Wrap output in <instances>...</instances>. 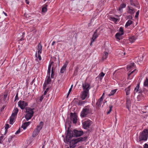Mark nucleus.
Wrapping results in <instances>:
<instances>
[{
    "label": "nucleus",
    "instance_id": "f257e3e1",
    "mask_svg": "<svg viewBox=\"0 0 148 148\" xmlns=\"http://www.w3.org/2000/svg\"><path fill=\"white\" fill-rule=\"evenodd\" d=\"M134 63H131L127 66V71H129L130 73L128 74V79H132L133 76L131 77V74L134 73L135 74L137 72L136 69V66L134 64Z\"/></svg>",
    "mask_w": 148,
    "mask_h": 148
},
{
    "label": "nucleus",
    "instance_id": "f03ea898",
    "mask_svg": "<svg viewBox=\"0 0 148 148\" xmlns=\"http://www.w3.org/2000/svg\"><path fill=\"white\" fill-rule=\"evenodd\" d=\"M148 130H144L141 132H140L139 136L137 140L141 143L142 141H146L148 138Z\"/></svg>",
    "mask_w": 148,
    "mask_h": 148
},
{
    "label": "nucleus",
    "instance_id": "7ed1b4c3",
    "mask_svg": "<svg viewBox=\"0 0 148 148\" xmlns=\"http://www.w3.org/2000/svg\"><path fill=\"white\" fill-rule=\"evenodd\" d=\"M25 109L26 113L25 115V118L27 121H28L33 116L34 114L33 110L34 108H32L29 107H26Z\"/></svg>",
    "mask_w": 148,
    "mask_h": 148
},
{
    "label": "nucleus",
    "instance_id": "20e7f679",
    "mask_svg": "<svg viewBox=\"0 0 148 148\" xmlns=\"http://www.w3.org/2000/svg\"><path fill=\"white\" fill-rule=\"evenodd\" d=\"M86 139L85 137L84 138L80 137L77 139H73L70 142V148H75L76 146V144L79 142L84 141Z\"/></svg>",
    "mask_w": 148,
    "mask_h": 148
},
{
    "label": "nucleus",
    "instance_id": "39448f33",
    "mask_svg": "<svg viewBox=\"0 0 148 148\" xmlns=\"http://www.w3.org/2000/svg\"><path fill=\"white\" fill-rule=\"evenodd\" d=\"M92 111V110L90 106H87L83 109L81 113V116L82 117H86Z\"/></svg>",
    "mask_w": 148,
    "mask_h": 148
},
{
    "label": "nucleus",
    "instance_id": "423d86ee",
    "mask_svg": "<svg viewBox=\"0 0 148 148\" xmlns=\"http://www.w3.org/2000/svg\"><path fill=\"white\" fill-rule=\"evenodd\" d=\"M43 125V122L42 121H40L37 127L35 129L32 133V136L33 137H35L38 134L40 130L42 128Z\"/></svg>",
    "mask_w": 148,
    "mask_h": 148
},
{
    "label": "nucleus",
    "instance_id": "0eeeda50",
    "mask_svg": "<svg viewBox=\"0 0 148 148\" xmlns=\"http://www.w3.org/2000/svg\"><path fill=\"white\" fill-rule=\"evenodd\" d=\"M18 105L21 109L23 110L28 106V103L26 101L20 100L18 103Z\"/></svg>",
    "mask_w": 148,
    "mask_h": 148
},
{
    "label": "nucleus",
    "instance_id": "6e6552de",
    "mask_svg": "<svg viewBox=\"0 0 148 148\" xmlns=\"http://www.w3.org/2000/svg\"><path fill=\"white\" fill-rule=\"evenodd\" d=\"M92 123V122L90 120L84 121L82 123L83 128L85 129H88Z\"/></svg>",
    "mask_w": 148,
    "mask_h": 148
},
{
    "label": "nucleus",
    "instance_id": "1a4fd4ad",
    "mask_svg": "<svg viewBox=\"0 0 148 148\" xmlns=\"http://www.w3.org/2000/svg\"><path fill=\"white\" fill-rule=\"evenodd\" d=\"M73 136L72 133L69 131H68L66 136L65 139L64 140L65 143L68 142L71 140Z\"/></svg>",
    "mask_w": 148,
    "mask_h": 148
},
{
    "label": "nucleus",
    "instance_id": "9d476101",
    "mask_svg": "<svg viewBox=\"0 0 148 148\" xmlns=\"http://www.w3.org/2000/svg\"><path fill=\"white\" fill-rule=\"evenodd\" d=\"M90 85L89 84L85 82L82 84V87L83 89V91L89 92V90L90 89Z\"/></svg>",
    "mask_w": 148,
    "mask_h": 148
},
{
    "label": "nucleus",
    "instance_id": "9b49d317",
    "mask_svg": "<svg viewBox=\"0 0 148 148\" xmlns=\"http://www.w3.org/2000/svg\"><path fill=\"white\" fill-rule=\"evenodd\" d=\"M51 79L50 78V75H49V76L48 75H47L45 82L43 85V88L44 89L46 88L47 85L49 84L51 82Z\"/></svg>",
    "mask_w": 148,
    "mask_h": 148
},
{
    "label": "nucleus",
    "instance_id": "f8f14e48",
    "mask_svg": "<svg viewBox=\"0 0 148 148\" xmlns=\"http://www.w3.org/2000/svg\"><path fill=\"white\" fill-rule=\"evenodd\" d=\"M89 92L83 91L81 95V98L82 100H84L89 97Z\"/></svg>",
    "mask_w": 148,
    "mask_h": 148
},
{
    "label": "nucleus",
    "instance_id": "ddd939ff",
    "mask_svg": "<svg viewBox=\"0 0 148 148\" xmlns=\"http://www.w3.org/2000/svg\"><path fill=\"white\" fill-rule=\"evenodd\" d=\"M71 120L74 123H76L77 121V116L76 114L71 113Z\"/></svg>",
    "mask_w": 148,
    "mask_h": 148
},
{
    "label": "nucleus",
    "instance_id": "4468645a",
    "mask_svg": "<svg viewBox=\"0 0 148 148\" xmlns=\"http://www.w3.org/2000/svg\"><path fill=\"white\" fill-rule=\"evenodd\" d=\"M97 29L95 31L93 35L91 40V41L90 45H91L95 41V40L96 39L98 36V35L97 33Z\"/></svg>",
    "mask_w": 148,
    "mask_h": 148
},
{
    "label": "nucleus",
    "instance_id": "2eb2a0df",
    "mask_svg": "<svg viewBox=\"0 0 148 148\" xmlns=\"http://www.w3.org/2000/svg\"><path fill=\"white\" fill-rule=\"evenodd\" d=\"M74 135L76 137H78L82 135L83 134V131H78L76 130H73Z\"/></svg>",
    "mask_w": 148,
    "mask_h": 148
},
{
    "label": "nucleus",
    "instance_id": "dca6fc26",
    "mask_svg": "<svg viewBox=\"0 0 148 148\" xmlns=\"http://www.w3.org/2000/svg\"><path fill=\"white\" fill-rule=\"evenodd\" d=\"M127 12L130 14H133L135 12V10L132 7L128 6L127 7Z\"/></svg>",
    "mask_w": 148,
    "mask_h": 148
},
{
    "label": "nucleus",
    "instance_id": "f3484780",
    "mask_svg": "<svg viewBox=\"0 0 148 148\" xmlns=\"http://www.w3.org/2000/svg\"><path fill=\"white\" fill-rule=\"evenodd\" d=\"M68 63V62L66 61L60 69V72L61 73H63L66 70Z\"/></svg>",
    "mask_w": 148,
    "mask_h": 148
},
{
    "label": "nucleus",
    "instance_id": "a211bd4d",
    "mask_svg": "<svg viewBox=\"0 0 148 148\" xmlns=\"http://www.w3.org/2000/svg\"><path fill=\"white\" fill-rule=\"evenodd\" d=\"M42 47L41 44L39 43L37 46V52L38 54H41V53Z\"/></svg>",
    "mask_w": 148,
    "mask_h": 148
},
{
    "label": "nucleus",
    "instance_id": "6ab92c4d",
    "mask_svg": "<svg viewBox=\"0 0 148 148\" xmlns=\"http://www.w3.org/2000/svg\"><path fill=\"white\" fill-rule=\"evenodd\" d=\"M103 98H102V97H101V98L98 100L97 101L96 103V105L98 107L101 106L102 102L103 100Z\"/></svg>",
    "mask_w": 148,
    "mask_h": 148
},
{
    "label": "nucleus",
    "instance_id": "aec40b11",
    "mask_svg": "<svg viewBox=\"0 0 148 148\" xmlns=\"http://www.w3.org/2000/svg\"><path fill=\"white\" fill-rule=\"evenodd\" d=\"M126 4L124 3H123L121 4L118 9V10L121 12H123V8H125L126 7Z\"/></svg>",
    "mask_w": 148,
    "mask_h": 148
},
{
    "label": "nucleus",
    "instance_id": "412c9836",
    "mask_svg": "<svg viewBox=\"0 0 148 148\" xmlns=\"http://www.w3.org/2000/svg\"><path fill=\"white\" fill-rule=\"evenodd\" d=\"M30 122H26L24 123L23 125H22L21 127L24 130H25L26 129L27 127L30 125Z\"/></svg>",
    "mask_w": 148,
    "mask_h": 148
},
{
    "label": "nucleus",
    "instance_id": "4be33fe9",
    "mask_svg": "<svg viewBox=\"0 0 148 148\" xmlns=\"http://www.w3.org/2000/svg\"><path fill=\"white\" fill-rule=\"evenodd\" d=\"M16 116L12 114L10 117V123L12 125L14 123V121L16 117Z\"/></svg>",
    "mask_w": 148,
    "mask_h": 148
},
{
    "label": "nucleus",
    "instance_id": "5701e85b",
    "mask_svg": "<svg viewBox=\"0 0 148 148\" xmlns=\"http://www.w3.org/2000/svg\"><path fill=\"white\" fill-rule=\"evenodd\" d=\"M123 35V33H121L120 32L117 33L115 34V37L117 39L120 40L121 39V36Z\"/></svg>",
    "mask_w": 148,
    "mask_h": 148
},
{
    "label": "nucleus",
    "instance_id": "b1692460",
    "mask_svg": "<svg viewBox=\"0 0 148 148\" xmlns=\"http://www.w3.org/2000/svg\"><path fill=\"white\" fill-rule=\"evenodd\" d=\"M133 21L131 20H128L126 23L125 25V28H127L128 26H129L131 24H132L133 23Z\"/></svg>",
    "mask_w": 148,
    "mask_h": 148
},
{
    "label": "nucleus",
    "instance_id": "393cba45",
    "mask_svg": "<svg viewBox=\"0 0 148 148\" xmlns=\"http://www.w3.org/2000/svg\"><path fill=\"white\" fill-rule=\"evenodd\" d=\"M130 3L131 5L135 6L137 4V1L136 0H130Z\"/></svg>",
    "mask_w": 148,
    "mask_h": 148
},
{
    "label": "nucleus",
    "instance_id": "a878e982",
    "mask_svg": "<svg viewBox=\"0 0 148 148\" xmlns=\"http://www.w3.org/2000/svg\"><path fill=\"white\" fill-rule=\"evenodd\" d=\"M117 89L112 90L111 91L110 93L108 95V96L110 97L113 95L116 92Z\"/></svg>",
    "mask_w": 148,
    "mask_h": 148
},
{
    "label": "nucleus",
    "instance_id": "bb28decb",
    "mask_svg": "<svg viewBox=\"0 0 148 148\" xmlns=\"http://www.w3.org/2000/svg\"><path fill=\"white\" fill-rule=\"evenodd\" d=\"M51 64H52L51 63H50L49 64V65L47 75H48L49 76V75H50L51 69Z\"/></svg>",
    "mask_w": 148,
    "mask_h": 148
},
{
    "label": "nucleus",
    "instance_id": "cd10ccee",
    "mask_svg": "<svg viewBox=\"0 0 148 148\" xmlns=\"http://www.w3.org/2000/svg\"><path fill=\"white\" fill-rule=\"evenodd\" d=\"M108 53L106 52H104L103 54V56L102 58V59L103 60L106 59L107 58L108 56Z\"/></svg>",
    "mask_w": 148,
    "mask_h": 148
},
{
    "label": "nucleus",
    "instance_id": "c85d7f7f",
    "mask_svg": "<svg viewBox=\"0 0 148 148\" xmlns=\"http://www.w3.org/2000/svg\"><path fill=\"white\" fill-rule=\"evenodd\" d=\"M130 86H128L127 88L125 89L126 94V95H128L130 93Z\"/></svg>",
    "mask_w": 148,
    "mask_h": 148
},
{
    "label": "nucleus",
    "instance_id": "c756f323",
    "mask_svg": "<svg viewBox=\"0 0 148 148\" xmlns=\"http://www.w3.org/2000/svg\"><path fill=\"white\" fill-rule=\"evenodd\" d=\"M18 112V108H15L13 110L12 114H13V115L16 116L17 115Z\"/></svg>",
    "mask_w": 148,
    "mask_h": 148
},
{
    "label": "nucleus",
    "instance_id": "7c9ffc66",
    "mask_svg": "<svg viewBox=\"0 0 148 148\" xmlns=\"http://www.w3.org/2000/svg\"><path fill=\"white\" fill-rule=\"evenodd\" d=\"M136 39V38L134 36H132L130 37L129 38V40L131 42H134Z\"/></svg>",
    "mask_w": 148,
    "mask_h": 148
},
{
    "label": "nucleus",
    "instance_id": "2f4dec72",
    "mask_svg": "<svg viewBox=\"0 0 148 148\" xmlns=\"http://www.w3.org/2000/svg\"><path fill=\"white\" fill-rule=\"evenodd\" d=\"M105 74L103 72H101L99 74L98 77L100 79H102L104 76L105 75Z\"/></svg>",
    "mask_w": 148,
    "mask_h": 148
},
{
    "label": "nucleus",
    "instance_id": "473e14b6",
    "mask_svg": "<svg viewBox=\"0 0 148 148\" xmlns=\"http://www.w3.org/2000/svg\"><path fill=\"white\" fill-rule=\"evenodd\" d=\"M144 86H148V79L146 77L144 82Z\"/></svg>",
    "mask_w": 148,
    "mask_h": 148
},
{
    "label": "nucleus",
    "instance_id": "72a5a7b5",
    "mask_svg": "<svg viewBox=\"0 0 148 148\" xmlns=\"http://www.w3.org/2000/svg\"><path fill=\"white\" fill-rule=\"evenodd\" d=\"M38 57H37V53H36V60L38 61V60H41L42 59V58H41V56H40V54H38Z\"/></svg>",
    "mask_w": 148,
    "mask_h": 148
},
{
    "label": "nucleus",
    "instance_id": "f704fd0d",
    "mask_svg": "<svg viewBox=\"0 0 148 148\" xmlns=\"http://www.w3.org/2000/svg\"><path fill=\"white\" fill-rule=\"evenodd\" d=\"M47 5H46L45 7H43L42 9V12H45L47 11Z\"/></svg>",
    "mask_w": 148,
    "mask_h": 148
},
{
    "label": "nucleus",
    "instance_id": "c9c22d12",
    "mask_svg": "<svg viewBox=\"0 0 148 148\" xmlns=\"http://www.w3.org/2000/svg\"><path fill=\"white\" fill-rule=\"evenodd\" d=\"M139 86V84H138L134 89V92H136L138 91Z\"/></svg>",
    "mask_w": 148,
    "mask_h": 148
},
{
    "label": "nucleus",
    "instance_id": "e433bc0d",
    "mask_svg": "<svg viewBox=\"0 0 148 148\" xmlns=\"http://www.w3.org/2000/svg\"><path fill=\"white\" fill-rule=\"evenodd\" d=\"M110 20L115 22H117L118 20L117 18L113 17H110Z\"/></svg>",
    "mask_w": 148,
    "mask_h": 148
},
{
    "label": "nucleus",
    "instance_id": "4c0bfd02",
    "mask_svg": "<svg viewBox=\"0 0 148 148\" xmlns=\"http://www.w3.org/2000/svg\"><path fill=\"white\" fill-rule=\"evenodd\" d=\"M4 136H1L0 137V144H1L3 142V141L4 139H3Z\"/></svg>",
    "mask_w": 148,
    "mask_h": 148
},
{
    "label": "nucleus",
    "instance_id": "58836bf2",
    "mask_svg": "<svg viewBox=\"0 0 148 148\" xmlns=\"http://www.w3.org/2000/svg\"><path fill=\"white\" fill-rule=\"evenodd\" d=\"M110 108V110L108 111L107 112V114H108L111 112L112 108V106L111 105H110L109 106Z\"/></svg>",
    "mask_w": 148,
    "mask_h": 148
},
{
    "label": "nucleus",
    "instance_id": "ea45409f",
    "mask_svg": "<svg viewBox=\"0 0 148 148\" xmlns=\"http://www.w3.org/2000/svg\"><path fill=\"white\" fill-rule=\"evenodd\" d=\"M76 104L79 106H81L82 105V101H78L76 102Z\"/></svg>",
    "mask_w": 148,
    "mask_h": 148
},
{
    "label": "nucleus",
    "instance_id": "a19ab883",
    "mask_svg": "<svg viewBox=\"0 0 148 148\" xmlns=\"http://www.w3.org/2000/svg\"><path fill=\"white\" fill-rule=\"evenodd\" d=\"M119 32L121 33H123L124 34V32L123 28L122 27H120L119 29Z\"/></svg>",
    "mask_w": 148,
    "mask_h": 148
},
{
    "label": "nucleus",
    "instance_id": "79ce46f5",
    "mask_svg": "<svg viewBox=\"0 0 148 148\" xmlns=\"http://www.w3.org/2000/svg\"><path fill=\"white\" fill-rule=\"evenodd\" d=\"M54 75V72L53 70V69H52V70H51V78H53Z\"/></svg>",
    "mask_w": 148,
    "mask_h": 148
},
{
    "label": "nucleus",
    "instance_id": "37998d69",
    "mask_svg": "<svg viewBox=\"0 0 148 148\" xmlns=\"http://www.w3.org/2000/svg\"><path fill=\"white\" fill-rule=\"evenodd\" d=\"M139 13V11L138 10L136 12V15H135V17L136 18H137V17H138Z\"/></svg>",
    "mask_w": 148,
    "mask_h": 148
},
{
    "label": "nucleus",
    "instance_id": "c03bdc74",
    "mask_svg": "<svg viewBox=\"0 0 148 148\" xmlns=\"http://www.w3.org/2000/svg\"><path fill=\"white\" fill-rule=\"evenodd\" d=\"M130 102V100L129 99H127V105L128 104V103H129ZM127 108L128 109H129V107L127 105Z\"/></svg>",
    "mask_w": 148,
    "mask_h": 148
},
{
    "label": "nucleus",
    "instance_id": "a18cd8bd",
    "mask_svg": "<svg viewBox=\"0 0 148 148\" xmlns=\"http://www.w3.org/2000/svg\"><path fill=\"white\" fill-rule=\"evenodd\" d=\"M21 129L19 128L15 132V134H18L20 132Z\"/></svg>",
    "mask_w": 148,
    "mask_h": 148
},
{
    "label": "nucleus",
    "instance_id": "49530a36",
    "mask_svg": "<svg viewBox=\"0 0 148 148\" xmlns=\"http://www.w3.org/2000/svg\"><path fill=\"white\" fill-rule=\"evenodd\" d=\"M49 89V88H46L45 91L44 92V95H45L47 93Z\"/></svg>",
    "mask_w": 148,
    "mask_h": 148
},
{
    "label": "nucleus",
    "instance_id": "de8ad7c7",
    "mask_svg": "<svg viewBox=\"0 0 148 148\" xmlns=\"http://www.w3.org/2000/svg\"><path fill=\"white\" fill-rule=\"evenodd\" d=\"M143 148H148V145L146 143L145 144Z\"/></svg>",
    "mask_w": 148,
    "mask_h": 148
},
{
    "label": "nucleus",
    "instance_id": "09e8293b",
    "mask_svg": "<svg viewBox=\"0 0 148 148\" xmlns=\"http://www.w3.org/2000/svg\"><path fill=\"white\" fill-rule=\"evenodd\" d=\"M9 127V125L8 124H6L5 125V129L6 130Z\"/></svg>",
    "mask_w": 148,
    "mask_h": 148
},
{
    "label": "nucleus",
    "instance_id": "8fccbe9b",
    "mask_svg": "<svg viewBox=\"0 0 148 148\" xmlns=\"http://www.w3.org/2000/svg\"><path fill=\"white\" fill-rule=\"evenodd\" d=\"M72 86H73V85H72L71 86V88H70V89H69V90L68 93V95H69V94H70V92L71 91L72 88Z\"/></svg>",
    "mask_w": 148,
    "mask_h": 148
},
{
    "label": "nucleus",
    "instance_id": "3c124183",
    "mask_svg": "<svg viewBox=\"0 0 148 148\" xmlns=\"http://www.w3.org/2000/svg\"><path fill=\"white\" fill-rule=\"evenodd\" d=\"M18 94H17L15 97L14 101H15L16 100H18Z\"/></svg>",
    "mask_w": 148,
    "mask_h": 148
},
{
    "label": "nucleus",
    "instance_id": "603ef678",
    "mask_svg": "<svg viewBox=\"0 0 148 148\" xmlns=\"http://www.w3.org/2000/svg\"><path fill=\"white\" fill-rule=\"evenodd\" d=\"M43 98L44 97H43V96H41L40 97V102H41L42 101V100L43 99Z\"/></svg>",
    "mask_w": 148,
    "mask_h": 148
},
{
    "label": "nucleus",
    "instance_id": "864d4df0",
    "mask_svg": "<svg viewBox=\"0 0 148 148\" xmlns=\"http://www.w3.org/2000/svg\"><path fill=\"white\" fill-rule=\"evenodd\" d=\"M7 96H8V95L7 94H5L3 96L4 99H5L7 98Z\"/></svg>",
    "mask_w": 148,
    "mask_h": 148
},
{
    "label": "nucleus",
    "instance_id": "5fc2aeb1",
    "mask_svg": "<svg viewBox=\"0 0 148 148\" xmlns=\"http://www.w3.org/2000/svg\"><path fill=\"white\" fill-rule=\"evenodd\" d=\"M25 2L27 4H29V2L28 0H25Z\"/></svg>",
    "mask_w": 148,
    "mask_h": 148
},
{
    "label": "nucleus",
    "instance_id": "6e6d98bb",
    "mask_svg": "<svg viewBox=\"0 0 148 148\" xmlns=\"http://www.w3.org/2000/svg\"><path fill=\"white\" fill-rule=\"evenodd\" d=\"M86 101H82V105L86 103Z\"/></svg>",
    "mask_w": 148,
    "mask_h": 148
},
{
    "label": "nucleus",
    "instance_id": "4d7b16f0",
    "mask_svg": "<svg viewBox=\"0 0 148 148\" xmlns=\"http://www.w3.org/2000/svg\"><path fill=\"white\" fill-rule=\"evenodd\" d=\"M55 41H54L52 43L51 45L52 46L53 45L55 44Z\"/></svg>",
    "mask_w": 148,
    "mask_h": 148
},
{
    "label": "nucleus",
    "instance_id": "13d9d810",
    "mask_svg": "<svg viewBox=\"0 0 148 148\" xmlns=\"http://www.w3.org/2000/svg\"><path fill=\"white\" fill-rule=\"evenodd\" d=\"M3 13L6 16H7V14L5 13V12H4V11L3 12Z\"/></svg>",
    "mask_w": 148,
    "mask_h": 148
},
{
    "label": "nucleus",
    "instance_id": "bf43d9fd",
    "mask_svg": "<svg viewBox=\"0 0 148 148\" xmlns=\"http://www.w3.org/2000/svg\"><path fill=\"white\" fill-rule=\"evenodd\" d=\"M104 93H103V95H102V96H101V97H102V98H103V95H104Z\"/></svg>",
    "mask_w": 148,
    "mask_h": 148
},
{
    "label": "nucleus",
    "instance_id": "052dcab7",
    "mask_svg": "<svg viewBox=\"0 0 148 148\" xmlns=\"http://www.w3.org/2000/svg\"><path fill=\"white\" fill-rule=\"evenodd\" d=\"M125 53H123V55H122V56H123V55H125Z\"/></svg>",
    "mask_w": 148,
    "mask_h": 148
},
{
    "label": "nucleus",
    "instance_id": "680f3d73",
    "mask_svg": "<svg viewBox=\"0 0 148 148\" xmlns=\"http://www.w3.org/2000/svg\"><path fill=\"white\" fill-rule=\"evenodd\" d=\"M12 136H11V137H10V139L11 140L12 139Z\"/></svg>",
    "mask_w": 148,
    "mask_h": 148
},
{
    "label": "nucleus",
    "instance_id": "e2e57ef3",
    "mask_svg": "<svg viewBox=\"0 0 148 148\" xmlns=\"http://www.w3.org/2000/svg\"><path fill=\"white\" fill-rule=\"evenodd\" d=\"M47 0H44V2L46 1Z\"/></svg>",
    "mask_w": 148,
    "mask_h": 148
},
{
    "label": "nucleus",
    "instance_id": "0e129e2a",
    "mask_svg": "<svg viewBox=\"0 0 148 148\" xmlns=\"http://www.w3.org/2000/svg\"><path fill=\"white\" fill-rule=\"evenodd\" d=\"M44 145H43V146H42V148H44Z\"/></svg>",
    "mask_w": 148,
    "mask_h": 148
},
{
    "label": "nucleus",
    "instance_id": "69168bd1",
    "mask_svg": "<svg viewBox=\"0 0 148 148\" xmlns=\"http://www.w3.org/2000/svg\"><path fill=\"white\" fill-rule=\"evenodd\" d=\"M66 148H69V147H68Z\"/></svg>",
    "mask_w": 148,
    "mask_h": 148
}]
</instances>
